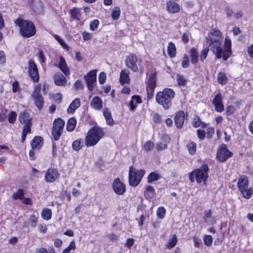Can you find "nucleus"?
I'll return each instance as SVG.
<instances>
[{
    "mask_svg": "<svg viewBox=\"0 0 253 253\" xmlns=\"http://www.w3.org/2000/svg\"><path fill=\"white\" fill-rule=\"evenodd\" d=\"M90 105L94 109L99 110L102 107V101L99 97L95 96L91 100Z\"/></svg>",
    "mask_w": 253,
    "mask_h": 253,
    "instance_id": "obj_23",
    "label": "nucleus"
},
{
    "mask_svg": "<svg viewBox=\"0 0 253 253\" xmlns=\"http://www.w3.org/2000/svg\"><path fill=\"white\" fill-rule=\"evenodd\" d=\"M207 43L209 46H211V49L216 55L218 59L222 57L224 61H226L231 54V41L226 37L224 41V49L220 47L222 38L208 37L206 39Z\"/></svg>",
    "mask_w": 253,
    "mask_h": 253,
    "instance_id": "obj_1",
    "label": "nucleus"
},
{
    "mask_svg": "<svg viewBox=\"0 0 253 253\" xmlns=\"http://www.w3.org/2000/svg\"><path fill=\"white\" fill-rule=\"evenodd\" d=\"M196 174V181L198 183L203 182L206 184V181L209 176L208 172L209 171V167L205 164L200 168L194 170Z\"/></svg>",
    "mask_w": 253,
    "mask_h": 253,
    "instance_id": "obj_9",
    "label": "nucleus"
},
{
    "mask_svg": "<svg viewBox=\"0 0 253 253\" xmlns=\"http://www.w3.org/2000/svg\"><path fill=\"white\" fill-rule=\"evenodd\" d=\"M205 216L204 217L205 219V221L206 223H209L210 222L209 218H211V211H206L204 213Z\"/></svg>",
    "mask_w": 253,
    "mask_h": 253,
    "instance_id": "obj_61",
    "label": "nucleus"
},
{
    "mask_svg": "<svg viewBox=\"0 0 253 253\" xmlns=\"http://www.w3.org/2000/svg\"><path fill=\"white\" fill-rule=\"evenodd\" d=\"M160 178V176L155 172H151L148 177L147 181L149 183H151L154 181L158 180Z\"/></svg>",
    "mask_w": 253,
    "mask_h": 253,
    "instance_id": "obj_35",
    "label": "nucleus"
},
{
    "mask_svg": "<svg viewBox=\"0 0 253 253\" xmlns=\"http://www.w3.org/2000/svg\"><path fill=\"white\" fill-rule=\"evenodd\" d=\"M187 147L189 153L191 155H193L195 154L197 147V144H196V143L192 141H190L187 144Z\"/></svg>",
    "mask_w": 253,
    "mask_h": 253,
    "instance_id": "obj_38",
    "label": "nucleus"
},
{
    "mask_svg": "<svg viewBox=\"0 0 253 253\" xmlns=\"http://www.w3.org/2000/svg\"><path fill=\"white\" fill-rule=\"evenodd\" d=\"M121 10L119 7L116 6L113 8L111 13V16L113 20H118L120 16Z\"/></svg>",
    "mask_w": 253,
    "mask_h": 253,
    "instance_id": "obj_36",
    "label": "nucleus"
},
{
    "mask_svg": "<svg viewBox=\"0 0 253 253\" xmlns=\"http://www.w3.org/2000/svg\"><path fill=\"white\" fill-rule=\"evenodd\" d=\"M55 84L58 86H64L67 83L65 77L60 73H56L54 76Z\"/></svg>",
    "mask_w": 253,
    "mask_h": 253,
    "instance_id": "obj_20",
    "label": "nucleus"
},
{
    "mask_svg": "<svg viewBox=\"0 0 253 253\" xmlns=\"http://www.w3.org/2000/svg\"><path fill=\"white\" fill-rule=\"evenodd\" d=\"M17 117V114L15 112L11 111L8 114V122L10 124H14Z\"/></svg>",
    "mask_w": 253,
    "mask_h": 253,
    "instance_id": "obj_46",
    "label": "nucleus"
},
{
    "mask_svg": "<svg viewBox=\"0 0 253 253\" xmlns=\"http://www.w3.org/2000/svg\"><path fill=\"white\" fill-rule=\"evenodd\" d=\"M103 115L106 119L107 124L111 126L114 124V121L112 117L111 112L108 108H105L103 110Z\"/></svg>",
    "mask_w": 253,
    "mask_h": 253,
    "instance_id": "obj_26",
    "label": "nucleus"
},
{
    "mask_svg": "<svg viewBox=\"0 0 253 253\" xmlns=\"http://www.w3.org/2000/svg\"><path fill=\"white\" fill-rule=\"evenodd\" d=\"M190 58L192 64H196L198 61V55L196 49L193 47L190 50Z\"/></svg>",
    "mask_w": 253,
    "mask_h": 253,
    "instance_id": "obj_32",
    "label": "nucleus"
},
{
    "mask_svg": "<svg viewBox=\"0 0 253 253\" xmlns=\"http://www.w3.org/2000/svg\"><path fill=\"white\" fill-rule=\"evenodd\" d=\"M59 174L57 169H49L45 172L44 177L47 183L54 182L59 178Z\"/></svg>",
    "mask_w": 253,
    "mask_h": 253,
    "instance_id": "obj_13",
    "label": "nucleus"
},
{
    "mask_svg": "<svg viewBox=\"0 0 253 253\" xmlns=\"http://www.w3.org/2000/svg\"><path fill=\"white\" fill-rule=\"evenodd\" d=\"M166 9L171 14L178 13L180 10L179 4L173 0H169L167 2Z\"/></svg>",
    "mask_w": 253,
    "mask_h": 253,
    "instance_id": "obj_16",
    "label": "nucleus"
},
{
    "mask_svg": "<svg viewBox=\"0 0 253 253\" xmlns=\"http://www.w3.org/2000/svg\"><path fill=\"white\" fill-rule=\"evenodd\" d=\"M52 215V211L50 209L48 208H46L43 209L41 213V216L42 218L44 219L48 220L50 219Z\"/></svg>",
    "mask_w": 253,
    "mask_h": 253,
    "instance_id": "obj_33",
    "label": "nucleus"
},
{
    "mask_svg": "<svg viewBox=\"0 0 253 253\" xmlns=\"http://www.w3.org/2000/svg\"><path fill=\"white\" fill-rule=\"evenodd\" d=\"M209 51V47H206L204 49H203L200 55V59L202 62H203L204 60L206 58L208 52Z\"/></svg>",
    "mask_w": 253,
    "mask_h": 253,
    "instance_id": "obj_49",
    "label": "nucleus"
},
{
    "mask_svg": "<svg viewBox=\"0 0 253 253\" xmlns=\"http://www.w3.org/2000/svg\"><path fill=\"white\" fill-rule=\"evenodd\" d=\"M203 240L206 246H210L211 245L212 238L211 235H205Z\"/></svg>",
    "mask_w": 253,
    "mask_h": 253,
    "instance_id": "obj_51",
    "label": "nucleus"
},
{
    "mask_svg": "<svg viewBox=\"0 0 253 253\" xmlns=\"http://www.w3.org/2000/svg\"><path fill=\"white\" fill-rule=\"evenodd\" d=\"M6 58L4 52L3 51H0V64H4L5 63Z\"/></svg>",
    "mask_w": 253,
    "mask_h": 253,
    "instance_id": "obj_63",
    "label": "nucleus"
},
{
    "mask_svg": "<svg viewBox=\"0 0 253 253\" xmlns=\"http://www.w3.org/2000/svg\"><path fill=\"white\" fill-rule=\"evenodd\" d=\"M106 78V74L103 72H101L99 74V77H98V80H99V83L101 84H103L105 82Z\"/></svg>",
    "mask_w": 253,
    "mask_h": 253,
    "instance_id": "obj_58",
    "label": "nucleus"
},
{
    "mask_svg": "<svg viewBox=\"0 0 253 253\" xmlns=\"http://www.w3.org/2000/svg\"><path fill=\"white\" fill-rule=\"evenodd\" d=\"M166 210L164 207H160L157 211V215L159 218L163 219L165 216Z\"/></svg>",
    "mask_w": 253,
    "mask_h": 253,
    "instance_id": "obj_48",
    "label": "nucleus"
},
{
    "mask_svg": "<svg viewBox=\"0 0 253 253\" xmlns=\"http://www.w3.org/2000/svg\"><path fill=\"white\" fill-rule=\"evenodd\" d=\"M145 174V170L140 169L136 170L132 167L129 169V183L131 186L135 187L140 182L143 176Z\"/></svg>",
    "mask_w": 253,
    "mask_h": 253,
    "instance_id": "obj_6",
    "label": "nucleus"
},
{
    "mask_svg": "<svg viewBox=\"0 0 253 253\" xmlns=\"http://www.w3.org/2000/svg\"><path fill=\"white\" fill-rule=\"evenodd\" d=\"M141 64L142 59L134 54H130L126 57L125 60L126 67L134 72L139 71L142 73L144 72V69Z\"/></svg>",
    "mask_w": 253,
    "mask_h": 253,
    "instance_id": "obj_5",
    "label": "nucleus"
},
{
    "mask_svg": "<svg viewBox=\"0 0 253 253\" xmlns=\"http://www.w3.org/2000/svg\"><path fill=\"white\" fill-rule=\"evenodd\" d=\"M155 89L149 88L146 87L147 90V99L150 100L153 96Z\"/></svg>",
    "mask_w": 253,
    "mask_h": 253,
    "instance_id": "obj_59",
    "label": "nucleus"
},
{
    "mask_svg": "<svg viewBox=\"0 0 253 253\" xmlns=\"http://www.w3.org/2000/svg\"><path fill=\"white\" fill-rule=\"evenodd\" d=\"M232 155V153L227 149L225 145L222 146L217 152V158L219 161L222 162H225Z\"/></svg>",
    "mask_w": 253,
    "mask_h": 253,
    "instance_id": "obj_12",
    "label": "nucleus"
},
{
    "mask_svg": "<svg viewBox=\"0 0 253 253\" xmlns=\"http://www.w3.org/2000/svg\"><path fill=\"white\" fill-rule=\"evenodd\" d=\"M42 145V139L41 136H35L31 142L33 149L39 150Z\"/></svg>",
    "mask_w": 253,
    "mask_h": 253,
    "instance_id": "obj_24",
    "label": "nucleus"
},
{
    "mask_svg": "<svg viewBox=\"0 0 253 253\" xmlns=\"http://www.w3.org/2000/svg\"><path fill=\"white\" fill-rule=\"evenodd\" d=\"M76 249L75 242L72 241L69 246L63 251L62 253H69L71 250H75Z\"/></svg>",
    "mask_w": 253,
    "mask_h": 253,
    "instance_id": "obj_50",
    "label": "nucleus"
},
{
    "mask_svg": "<svg viewBox=\"0 0 253 253\" xmlns=\"http://www.w3.org/2000/svg\"><path fill=\"white\" fill-rule=\"evenodd\" d=\"M249 180L246 176L240 177L238 181V187L239 191H243L248 187Z\"/></svg>",
    "mask_w": 253,
    "mask_h": 253,
    "instance_id": "obj_27",
    "label": "nucleus"
},
{
    "mask_svg": "<svg viewBox=\"0 0 253 253\" xmlns=\"http://www.w3.org/2000/svg\"><path fill=\"white\" fill-rule=\"evenodd\" d=\"M58 67L63 72L65 76H68L70 75V70L68 67L65 59L62 56H60V63Z\"/></svg>",
    "mask_w": 253,
    "mask_h": 253,
    "instance_id": "obj_21",
    "label": "nucleus"
},
{
    "mask_svg": "<svg viewBox=\"0 0 253 253\" xmlns=\"http://www.w3.org/2000/svg\"><path fill=\"white\" fill-rule=\"evenodd\" d=\"M31 133V128H29V127L23 128L22 133V136H21V141L22 142H24V141L26 139L27 134L28 133Z\"/></svg>",
    "mask_w": 253,
    "mask_h": 253,
    "instance_id": "obj_53",
    "label": "nucleus"
},
{
    "mask_svg": "<svg viewBox=\"0 0 253 253\" xmlns=\"http://www.w3.org/2000/svg\"><path fill=\"white\" fill-rule=\"evenodd\" d=\"M156 73H152L146 82V87L155 89L156 86Z\"/></svg>",
    "mask_w": 253,
    "mask_h": 253,
    "instance_id": "obj_22",
    "label": "nucleus"
},
{
    "mask_svg": "<svg viewBox=\"0 0 253 253\" xmlns=\"http://www.w3.org/2000/svg\"><path fill=\"white\" fill-rule=\"evenodd\" d=\"M64 126L65 122L60 118L54 120L52 128V134L54 140L57 141L60 138Z\"/></svg>",
    "mask_w": 253,
    "mask_h": 253,
    "instance_id": "obj_8",
    "label": "nucleus"
},
{
    "mask_svg": "<svg viewBox=\"0 0 253 253\" xmlns=\"http://www.w3.org/2000/svg\"><path fill=\"white\" fill-rule=\"evenodd\" d=\"M177 242V237L176 235L174 234L172 235V237L169 240L166 246L169 249L172 248L176 245Z\"/></svg>",
    "mask_w": 253,
    "mask_h": 253,
    "instance_id": "obj_37",
    "label": "nucleus"
},
{
    "mask_svg": "<svg viewBox=\"0 0 253 253\" xmlns=\"http://www.w3.org/2000/svg\"><path fill=\"white\" fill-rule=\"evenodd\" d=\"M198 137L201 140L205 137L206 132L204 130L199 129L197 130Z\"/></svg>",
    "mask_w": 253,
    "mask_h": 253,
    "instance_id": "obj_57",
    "label": "nucleus"
},
{
    "mask_svg": "<svg viewBox=\"0 0 253 253\" xmlns=\"http://www.w3.org/2000/svg\"><path fill=\"white\" fill-rule=\"evenodd\" d=\"M87 85V88L91 91L93 90L94 84L96 82V71L92 70L84 77Z\"/></svg>",
    "mask_w": 253,
    "mask_h": 253,
    "instance_id": "obj_11",
    "label": "nucleus"
},
{
    "mask_svg": "<svg viewBox=\"0 0 253 253\" xmlns=\"http://www.w3.org/2000/svg\"><path fill=\"white\" fill-rule=\"evenodd\" d=\"M130 72L127 69L122 70L120 72V82L122 85L125 84H129L130 83V78H129Z\"/></svg>",
    "mask_w": 253,
    "mask_h": 253,
    "instance_id": "obj_19",
    "label": "nucleus"
},
{
    "mask_svg": "<svg viewBox=\"0 0 253 253\" xmlns=\"http://www.w3.org/2000/svg\"><path fill=\"white\" fill-rule=\"evenodd\" d=\"M15 23L20 27V34L23 37L30 38L35 35L36 28L32 22L18 18Z\"/></svg>",
    "mask_w": 253,
    "mask_h": 253,
    "instance_id": "obj_4",
    "label": "nucleus"
},
{
    "mask_svg": "<svg viewBox=\"0 0 253 253\" xmlns=\"http://www.w3.org/2000/svg\"><path fill=\"white\" fill-rule=\"evenodd\" d=\"M70 13L72 17L74 19H80V11L76 7L73 8V9H71Z\"/></svg>",
    "mask_w": 253,
    "mask_h": 253,
    "instance_id": "obj_43",
    "label": "nucleus"
},
{
    "mask_svg": "<svg viewBox=\"0 0 253 253\" xmlns=\"http://www.w3.org/2000/svg\"><path fill=\"white\" fill-rule=\"evenodd\" d=\"M215 106V110L218 112H221L224 110V106L222 102V97L220 93L216 94L212 101Z\"/></svg>",
    "mask_w": 253,
    "mask_h": 253,
    "instance_id": "obj_17",
    "label": "nucleus"
},
{
    "mask_svg": "<svg viewBox=\"0 0 253 253\" xmlns=\"http://www.w3.org/2000/svg\"><path fill=\"white\" fill-rule=\"evenodd\" d=\"M54 37L63 48L67 50L69 49V46L66 44L64 40L60 36L57 35H54Z\"/></svg>",
    "mask_w": 253,
    "mask_h": 253,
    "instance_id": "obj_44",
    "label": "nucleus"
},
{
    "mask_svg": "<svg viewBox=\"0 0 253 253\" xmlns=\"http://www.w3.org/2000/svg\"><path fill=\"white\" fill-rule=\"evenodd\" d=\"M154 188L152 186H149L146 188L144 195L147 199H151L154 197Z\"/></svg>",
    "mask_w": 253,
    "mask_h": 253,
    "instance_id": "obj_34",
    "label": "nucleus"
},
{
    "mask_svg": "<svg viewBox=\"0 0 253 253\" xmlns=\"http://www.w3.org/2000/svg\"><path fill=\"white\" fill-rule=\"evenodd\" d=\"M83 146V141L82 139H77L72 143L73 149L76 151H79Z\"/></svg>",
    "mask_w": 253,
    "mask_h": 253,
    "instance_id": "obj_40",
    "label": "nucleus"
},
{
    "mask_svg": "<svg viewBox=\"0 0 253 253\" xmlns=\"http://www.w3.org/2000/svg\"><path fill=\"white\" fill-rule=\"evenodd\" d=\"M185 119V114L183 111L178 112L174 117V123L178 128L182 127Z\"/></svg>",
    "mask_w": 253,
    "mask_h": 253,
    "instance_id": "obj_18",
    "label": "nucleus"
},
{
    "mask_svg": "<svg viewBox=\"0 0 253 253\" xmlns=\"http://www.w3.org/2000/svg\"><path fill=\"white\" fill-rule=\"evenodd\" d=\"M168 53L169 57L173 58L176 55V47L172 42H169L168 46Z\"/></svg>",
    "mask_w": 253,
    "mask_h": 253,
    "instance_id": "obj_30",
    "label": "nucleus"
},
{
    "mask_svg": "<svg viewBox=\"0 0 253 253\" xmlns=\"http://www.w3.org/2000/svg\"><path fill=\"white\" fill-rule=\"evenodd\" d=\"M176 79L177 84L180 86H184L187 83V80L186 78L181 75H177L176 76Z\"/></svg>",
    "mask_w": 253,
    "mask_h": 253,
    "instance_id": "obj_42",
    "label": "nucleus"
},
{
    "mask_svg": "<svg viewBox=\"0 0 253 253\" xmlns=\"http://www.w3.org/2000/svg\"><path fill=\"white\" fill-rule=\"evenodd\" d=\"M189 65V60L187 55L184 54L183 57L181 66L184 68H187Z\"/></svg>",
    "mask_w": 253,
    "mask_h": 253,
    "instance_id": "obj_52",
    "label": "nucleus"
},
{
    "mask_svg": "<svg viewBox=\"0 0 253 253\" xmlns=\"http://www.w3.org/2000/svg\"><path fill=\"white\" fill-rule=\"evenodd\" d=\"M167 148V145L166 143L160 142L157 144V149L158 151L165 149Z\"/></svg>",
    "mask_w": 253,
    "mask_h": 253,
    "instance_id": "obj_64",
    "label": "nucleus"
},
{
    "mask_svg": "<svg viewBox=\"0 0 253 253\" xmlns=\"http://www.w3.org/2000/svg\"><path fill=\"white\" fill-rule=\"evenodd\" d=\"M154 147V142L152 141L148 140L144 143L143 148L145 152H149L153 149Z\"/></svg>",
    "mask_w": 253,
    "mask_h": 253,
    "instance_id": "obj_39",
    "label": "nucleus"
},
{
    "mask_svg": "<svg viewBox=\"0 0 253 253\" xmlns=\"http://www.w3.org/2000/svg\"><path fill=\"white\" fill-rule=\"evenodd\" d=\"M18 119L19 122L24 124L23 128L29 127L31 128L32 126L31 119L30 118L29 114L27 111L21 112L19 114Z\"/></svg>",
    "mask_w": 253,
    "mask_h": 253,
    "instance_id": "obj_14",
    "label": "nucleus"
},
{
    "mask_svg": "<svg viewBox=\"0 0 253 253\" xmlns=\"http://www.w3.org/2000/svg\"><path fill=\"white\" fill-rule=\"evenodd\" d=\"M112 187L114 192L118 195L123 194L126 190L125 185L121 182L119 178L114 180Z\"/></svg>",
    "mask_w": 253,
    "mask_h": 253,
    "instance_id": "obj_15",
    "label": "nucleus"
},
{
    "mask_svg": "<svg viewBox=\"0 0 253 253\" xmlns=\"http://www.w3.org/2000/svg\"><path fill=\"white\" fill-rule=\"evenodd\" d=\"M77 124V121L75 118H71L69 119L67 124V130L71 132L75 128Z\"/></svg>",
    "mask_w": 253,
    "mask_h": 253,
    "instance_id": "obj_29",
    "label": "nucleus"
},
{
    "mask_svg": "<svg viewBox=\"0 0 253 253\" xmlns=\"http://www.w3.org/2000/svg\"><path fill=\"white\" fill-rule=\"evenodd\" d=\"M214 133V129L212 127H209L207 129L206 133L207 137L211 139Z\"/></svg>",
    "mask_w": 253,
    "mask_h": 253,
    "instance_id": "obj_55",
    "label": "nucleus"
},
{
    "mask_svg": "<svg viewBox=\"0 0 253 253\" xmlns=\"http://www.w3.org/2000/svg\"><path fill=\"white\" fill-rule=\"evenodd\" d=\"M240 192L246 199H249L253 194V190L248 187Z\"/></svg>",
    "mask_w": 253,
    "mask_h": 253,
    "instance_id": "obj_45",
    "label": "nucleus"
},
{
    "mask_svg": "<svg viewBox=\"0 0 253 253\" xmlns=\"http://www.w3.org/2000/svg\"><path fill=\"white\" fill-rule=\"evenodd\" d=\"M80 100L78 98L75 99L69 105L67 112L69 114H73L74 113L76 109L79 108L80 106Z\"/></svg>",
    "mask_w": 253,
    "mask_h": 253,
    "instance_id": "obj_25",
    "label": "nucleus"
},
{
    "mask_svg": "<svg viewBox=\"0 0 253 253\" xmlns=\"http://www.w3.org/2000/svg\"><path fill=\"white\" fill-rule=\"evenodd\" d=\"M192 126L195 128L201 126L202 128H206L208 124L202 122L200 118L198 116H196L193 119Z\"/></svg>",
    "mask_w": 253,
    "mask_h": 253,
    "instance_id": "obj_28",
    "label": "nucleus"
},
{
    "mask_svg": "<svg viewBox=\"0 0 253 253\" xmlns=\"http://www.w3.org/2000/svg\"><path fill=\"white\" fill-rule=\"evenodd\" d=\"M224 11L228 18H230L233 13V10L229 7H225Z\"/></svg>",
    "mask_w": 253,
    "mask_h": 253,
    "instance_id": "obj_62",
    "label": "nucleus"
},
{
    "mask_svg": "<svg viewBox=\"0 0 253 253\" xmlns=\"http://www.w3.org/2000/svg\"><path fill=\"white\" fill-rule=\"evenodd\" d=\"M41 85H36L35 86L31 96L33 100L34 104L39 110H41L43 108L44 105V99L41 94Z\"/></svg>",
    "mask_w": 253,
    "mask_h": 253,
    "instance_id": "obj_7",
    "label": "nucleus"
},
{
    "mask_svg": "<svg viewBox=\"0 0 253 253\" xmlns=\"http://www.w3.org/2000/svg\"><path fill=\"white\" fill-rule=\"evenodd\" d=\"M211 34L214 37L222 38V34L221 32L215 29H212L211 31Z\"/></svg>",
    "mask_w": 253,
    "mask_h": 253,
    "instance_id": "obj_56",
    "label": "nucleus"
},
{
    "mask_svg": "<svg viewBox=\"0 0 253 253\" xmlns=\"http://www.w3.org/2000/svg\"><path fill=\"white\" fill-rule=\"evenodd\" d=\"M217 81L221 84H225L228 81V78L226 73L219 72L217 75Z\"/></svg>",
    "mask_w": 253,
    "mask_h": 253,
    "instance_id": "obj_31",
    "label": "nucleus"
},
{
    "mask_svg": "<svg viewBox=\"0 0 253 253\" xmlns=\"http://www.w3.org/2000/svg\"><path fill=\"white\" fill-rule=\"evenodd\" d=\"M99 22L98 20L96 19L91 21L90 23V29L91 31H95L99 25Z\"/></svg>",
    "mask_w": 253,
    "mask_h": 253,
    "instance_id": "obj_54",
    "label": "nucleus"
},
{
    "mask_svg": "<svg viewBox=\"0 0 253 253\" xmlns=\"http://www.w3.org/2000/svg\"><path fill=\"white\" fill-rule=\"evenodd\" d=\"M38 213H33L29 218V222L32 227H35L37 224Z\"/></svg>",
    "mask_w": 253,
    "mask_h": 253,
    "instance_id": "obj_41",
    "label": "nucleus"
},
{
    "mask_svg": "<svg viewBox=\"0 0 253 253\" xmlns=\"http://www.w3.org/2000/svg\"><path fill=\"white\" fill-rule=\"evenodd\" d=\"M82 35L83 39L85 41L89 40L92 38V34L88 32H84L82 33Z\"/></svg>",
    "mask_w": 253,
    "mask_h": 253,
    "instance_id": "obj_60",
    "label": "nucleus"
},
{
    "mask_svg": "<svg viewBox=\"0 0 253 253\" xmlns=\"http://www.w3.org/2000/svg\"><path fill=\"white\" fill-rule=\"evenodd\" d=\"M28 64V72L30 77L34 82H38L39 80V75L36 64L32 60H29Z\"/></svg>",
    "mask_w": 253,
    "mask_h": 253,
    "instance_id": "obj_10",
    "label": "nucleus"
},
{
    "mask_svg": "<svg viewBox=\"0 0 253 253\" xmlns=\"http://www.w3.org/2000/svg\"><path fill=\"white\" fill-rule=\"evenodd\" d=\"M24 196V192L23 189H19L17 192L13 195V198L14 200L22 199Z\"/></svg>",
    "mask_w": 253,
    "mask_h": 253,
    "instance_id": "obj_47",
    "label": "nucleus"
},
{
    "mask_svg": "<svg viewBox=\"0 0 253 253\" xmlns=\"http://www.w3.org/2000/svg\"><path fill=\"white\" fill-rule=\"evenodd\" d=\"M103 129L98 126H94L87 132L85 136V144L87 147L96 145L104 136Z\"/></svg>",
    "mask_w": 253,
    "mask_h": 253,
    "instance_id": "obj_3",
    "label": "nucleus"
},
{
    "mask_svg": "<svg viewBox=\"0 0 253 253\" xmlns=\"http://www.w3.org/2000/svg\"><path fill=\"white\" fill-rule=\"evenodd\" d=\"M175 96V92L171 88H165L162 91L158 92L156 95V101L161 105L165 110L169 109L172 105V100Z\"/></svg>",
    "mask_w": 253,
    "mask_h": 253,
    "instance_id": "obj_2",
    "label": "nucleus"
}]
</instances>
